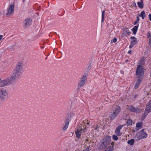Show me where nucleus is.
I'll use <instances>...</instances> for the list:
<instances>
[{
  "instance_id": "nucleus-1",
  "label": "nucleus",
  "mask_w": 151,
  "mask_h": 151,
  "mask_svg": "<svg viewBox=\"0 0 151 151\" xmlns=\"http://www.w3.org/2000/svg\"><path fill=\"white\" fill-rule=\"evenodd\" d=\"M121 110L120 107L118 106H116L110 113V119L112 120L115 119L119 114Z\"/></svg>"
},
{
  "instance_id": "nucleus-2",
  "label": "nucleus",
  "mask_w": 151,
  "mask_h": 151,
  "mask_svg": "<svg viewBox=\"0 0 151 151\" xmlns=\"http://www.w3.org/2000/svg\"><path fill=\"white\" fill-rule=\"evenodd\" d=\"M144 129H142L141 131L137 132L135 137L137 140H139L140 139L145 138L147 137V134L144 132Z\"/></svg>"
},
{
  "instance_id": "nucleus-3",
  "label": "nucleus",
  "mask_w": 151,
  "mask_h": 151,
  "mask_svg": "<svg viewBox=\"0 0 151 151\" xmlns=\"http://www.w3.org/2000/svg\"><path fill=\"white\" fill-rule=\"evenodd\" d=\"M86 129L84 128L83 126L82 127L80 125L78 126L77 127V129L75 133L76 135V137L78 139L79 138L82 132H86Z\"/></svg>"
},
{
  "instance_id": "nucleus-4",
  "label": "nucleus",
  "mask_w": 151,
  "mask_h": 151,
  "mask_svg": "<svg viewBox=\"0 0 151 151\" xmlns=\"http://www.w3.org/2000/svg\"><path fill=\"white\" fill-rule=\"evenodd\" d=\"M144 68L140 65L137 66L136 73L137 78L142 79L144 75Z\"/></svg>"
},
{
  "instance_id": "nucleus-5",
  "label": "nucleus",
  "mask_w": 151,
  "mask_h": 151,
  "mask_svg": "<svg viewBox=\"0 0 151 151\" xmlns=\"http://www.w3.org/2000/svg\"><path fill=\"white\" fill-rule=\"evenodd\" d=\"M11 83V79L9 78H6L0 81V87H4L9 85Z\"/></svg>"
},
{
  "instance_id": "nucleus-6",
  "label": "nucleus",
  "mask_w": 151,
  "mask_h": 151,
  "mask_svg": "<svg viewBox=\"0 0 151 151\" xmlns=\"http://www.w3.org/2000/svg\"><path fill=\"white\" fill-rule=\"evenodd\" d=\"M32 20L30 18L25 19L23 21V25L24 28H28L32 24Z\"/></svg>"
},
{
  "instance_id": "nucleus-7",
  "label": "nucleus",
  "mask_w": 151,
  "mask_h": 151,
  "mask_svg": "<svg viewBox=\"0 0 151 151\" xmlns=\"http://www.w3.org/2000/svg\"><path fill=\"white\" fill-rule=\"evenodd\" d=\"M21 74L14 69L12 73L11 77L9 78L11 81H14L17 78L21 75Z\"/></svg>"
},
{
  "instance_id": "nucleus-8",
  "label": "nucleus",
  "mask_w": 151,
  "mask_h": 151,
  "mask_svg": "<svg viewBox=\"0 0 151 151\" xmlns=\"http://www.w3.org/2000/svg\"><path fill=\"white\" fill-rule=\"evenodd\" d=\"M8 93L6 90L2 88L0 89V98L5 99L8 97Z\"/></svg>"
},
{
  "instance_id": "nucleus-9",
  "label": "nucleus",
  "mask_w": 151,
  "mask_h": 151,
  "mask_svg": "<svg viewBox=\"0 0 151 151\" xmlns=\"http://www.w3.org/2000/svg\"><path fill=\"white\" fill-rule=\"evenodd\" d=\"M87 80V77L86 75H83L82 76L78 84L79 87H81L84 86Z\"/></svg>"
},
{
  "instance_id": "nucleus-10",
  "label": "nucleus",
  "mask_w": 151,
  "mask_h": 151,
  "mask_svg": "<svg viewBox=\"0 0 151 151\" xmlns=\"http://www.w3.org/2000/svg\"><path fill=\"white\" fill-rule=\"evenodd\" d=\"M151 111V100L147 104L144 113L146 116Z\"/></svg>"
},
{
  "instance_id": "nucleus-11",
  "label": "nucleus",
  "mask_w": 151,
  "mask_h": 151,
  "mask_svg": "<svg viewBox=\"0 0 151 151\" xmlns=\"http://www.w3.org/2000/svg\"><path fill=\"white\" fill-rule=\"evenodd\" d=\"M14 69L22 74L23 70L22 63V62L18 63L16 65V68Z\"/></svg>"
},
{
  "instance_id": "nucleus-12",
  "label": "nucleus",
  "mask_w": 151,
  "mask_h": 151,
  "mask_svg": "<svg viewBox=\"0 0 151 151\" xmlns=\"http://www.w3.org/2000/svg\"><path fill=\"white\" fill-rule=\"evenodd\" d=\"M127 109L131 112L139 113L140 111V109L137 108H135L132 105L127 106Z\"/></svg>"
},
{
  "instance_id": "nucleus-13",
  "label": "nucleus",
  "mask_w": 151,
  "mask_h": 151,
  "mask_svg": "<svg viewBox=\"0 0 151 151\" xmlns=\"http://www.w3.org/2000/svg\"><path fill=\"white\" fill-rule=\"evenodd\" d=\"M14 5L12 4L10 5L7 9V12L6 14L7 16L12 15L14 13Z\"/></svg>"
},
{
  "instance_id": "nucleus-14",
  "label": "nucleus",
  "mask_w": 151,
  "mask_h": 151,
  "mask_svg": "<svg viewBox=\"0 0 151 151\" xmlns=\"http://www.w3.org/2000/svg\"><path fill=\"white\" fill-rule=\"evenodd\" d=\"M131 34V32L128 28H124L123 29V32L122 34V37L129 36Z\"/></svg>"
},
{
  "instance_id": "nucleus-15",
  "label": "nucleus",
  "mask_w": 151,
  "mask_h": 151,
  "mask_svg": "<svg viewBox=\"0 0 151 151\" xmlns=\"http://www.w3.org/2000/svg\"><path fill=\"white\" fill-rule=\"evenodd\" d=\"M123 126L124 125H121L118 126L116 129L115 133L118 136H120L122 135V133L120 132V130Z\"/></svg>"
},
{
  "instance_id": "nucleus-16",
  "label": "nucleus",
  "mask_w": 151,
  "mask_h": 151,
  "mask_svg": "<svg viewBox=\"0 0 151 151\" xmlns=\"http://www.w3.org/2000/svg\"><path fill=\"white\" fill-rule=\"evenodd\" d=\"M111 138L109 136L106 137L105 141L103 142V144L104 147H106L107 145L110 144L111 142Z\"/></svg>"
},
{
  "instance_id": "nucleus-17",
  "label": "nucleus",
  "mask_w": 151,
  "mask_h": 151,
  "mask_svg": "<svg viewBox=\"0 0 151 151\" xmlns=\"http://www.w3.org/2000/svg\"><path fill=\"white\" fill-rule=\"evenodd\" d=\"M90 121L88 120L87 119H86L83 121L81 124L79 125L81 127L82 126H83L85 129H86V130L87 129V127L86 125V124H87V125H88L89 124Z\"/></svg>"
},
{
  "instance_id": "nucleus-18",
  "label": "nucleus",
  "mask_w": 151,
  "mask_h": 151,
  "mask_svg": "<svg viewBox=\"0 0 151 151\" xmlns=\"http://www.w3.org/2000/svg\"><path fill=\"white\" fill-rule=\"evenodd\" d=\"M142 79L140 78H137V80L136 83V84L134 86V88L135 89H137L139 87V86L140 84L141 81H142Z\"/></svg>"
},
{
  "instance_id": "nucleus-19",
  "label": "nucleus",
  "mask_w": 151,
  "mask_h": 151,
  "mask_svg": "<svg viewBox=\"0 0 151 151\" xmlns=\"http://www.w3.org/2000/svg\"><path fill=\"white\" fill-rule=\"evenodd\" d=\"M130 38L131 39L133 40L131 42V43L134 45L137 43V38L136 37L132 36Z\"/></svg>"
},
{
  "instance_id": "nucleus-20",
  "label": "nucleus",
  "mask_w": 151,
  "mask_h": 151,
  "mask_svg": "<svg viewBox=\"0 0 151 151\" xmlns=\"http://www.w3.org/2000/svg\"><path fill=\"white\" fill-rule=\"evenodd\" d=\"M143 125L142 123L141 122H139L137 123L136 124V130L137 131H138L139 129H141L142 127V126Z\"/></svg>"
},
{
  "instance_id": "nucleus-21",
  "label": "nucleus",
  "mask_w": 151,
  "mask_h": 151,
  "mask_svg": "<svg viewBox=\"0 0 151 151\" xmlns=\"http://www.w3.org/2000/svg\"><path fill=\"white\" fill-rule=\"evenodd\" d=\"M137 4L138 7L140 9H142L144 7V3L143 0H141L140 1H139L137 2Z\"/></svg>"
},
{
  "instance_id": "nucleus-22",
  "label": "nucleus",
  "mask_w": 151,
  "mask_h": 151,
  "mask_svg": "<svg viewBox=\"0 0 151 151\" xmlns=\"http://www.w3.org/2000/svg\"><path fill=\"white\" fill-rule=\"evenodd\" d=\"M145 60V57H142L141 58L138 63L139 64V65H143L144 63Z\"/></svg>"
},
{
  "instance_id": "nucleus-23",
  "label": "nucleus",
  "mask_w": 151,
  "mask_h": 151,
  "mask_svg": "<svg viewBox=\"0 0 151 151\" xmlns=\"http://www.w3.org/2000/svg\"><path fill=\"white\" fill-rule=\"evenodd\" d=\"M138 26L139 24L137 26H134V27L131 29L134 34H136L138 29Z\"/></svg>"
},
{
  "instance_id": "nucleus-24",
  "label": "nucleus",
  "mask_w": 151,
  "mask_h": 151,
  "mask_svg": "<svg viewBox=\"0 0 151 151\" xmlns=\"http://www.w3.org/2000/svg\"><path fill=\"white\" fill-rule=\"evenodd\" d=\"M139 16L141 17L142 19L146 17L145 12L144 11H142L139 15Z\"/></svg>"
},
{
  "instance_id": "nucleus-25",
  "label": "nucleus",
  "mask_w": 151,
  "mask_h": 151,
  "mask_svg": "<svg viewBox=\"0 0 151 151\" xmlns=\"http://www.w3.org/2000/svg\"><path fill=\"white\" fill-rule=\"evenodd\" d=\"M69 125V122L68 121L66 122L64 127L63 128V129L64 130H66L68 128Z\"/></svg>"
},
{
  "instance_id": "nucleus-26",
  "label": "nucleus",
  "mask_w": 151,
  "mask_h": 151,
  "mask_svg": "<svg viewBox=\"0 0 151 151\" xmlns=\"http://www.w3.org/2000/svg\"><path fill=\"white\" fill-rule=\"evenodd\" d=\"M134 139H132L130 140H129L128 142V143L130 145H133L134 142Z\"/></svg>"
},
{
  "instance_id": "nucleus-27",
  "label": "nucleus",
  "mask_w": 151,
  "mask_h": 151,
  "mask_svg": "<svg viewBox=\"0 0 151 151\" xmlns=\"http://www.w3.org/2000/svg\"><path fill=\"white\" fill-rule=\"evenodd\" d=\"M132 121L130 119H128L127 122V126H129L132 124Z\"/></svg>"
},
{
  "instance_id": "nucleus-28",
  "label": "nucleus",
  "mask_w": 151,
  "mask_h": 151,
  "mask_svg": "<svg viewBox=\"0 0 151 151\" xmlns=\"http://www.w3.org/2000/svg\"><path fill=\"white\" fill-rule=\"evenodd\" d=\"M113 149V146H109L106 149V151H111Z\"/></svg>"
},
{
  "instance_id": "nucleus-29",
  "label": "nucleus",
  "mask_w": 151,
  "mask_h": 151,
  "mask_svg": "<svg viewBox=\"0 0 151 151\" xmlns=\"http://www.w3.org/2000/svg\"><path fill=\"white\" fill-rule=\"evenodd\" d=\"M105 16V11H102V22L104 21V17Z\"/></svg>"
},
{
  "instance_id": "nucleus-30",
  "label": "nucleus",
  "mask_w": 151,
  "mask_h": 151,
  "mask_svg": "<svg viewBox=\"0 0 151 151\" xmlns=\"http://www.w3.org/2000/svg\"><path fill=\"white\" fill-rule=\"evenodd\" d=\"M132 6L137 7V5H136V3L135 2H134L132 3V5H131V6H130V7L131 8H133V7H132Z\"/></svg>"
},
{
  "instance_id": "nucleus-31",
  "label": "nucleus",
  "mask_w": 151,
  "mask_h": 151,
  "mask_svg": "<svg viewBox=\"0 0 151 151\" xmlns=\"http://www.w3.org/2000/svg\"><path fill=\"white\" fill-rule=\"evenodd\" d=\"M112 138L114 140L116 141L118 139V137L116 135H114L112 136Z\"/></svg>"
},
{
  "instance_id": "nucleus-32",
  "label": "nucleus",
  "mask_w": 151,
  "mask_h": 151,
  "mask_svg": "<svg viewBox=\"0 0 151 151\" xmlns=\"http://www.w3.org/2000/svg\"><path fill=\"white\" fill-rule=\"evenodd\" d=\"M116 41L117 39L116 38L114 37L111 40V43H112L113 42L115 43L116 42Z\"/></svg>"
},
{
  "instance_id": "nucleus-33",
  "label": "nucleus",
  "mask_w": 151,
  "mask_h": 151,
  "mask_svg": "<svg viewBox=\"0 0 151 151\" xmlns=\"http://www.w3.org/2000/svg\"><path fill=\"white\" fill-rule=\"evenodd\" d=\"M147 38H151L150 37H151V34L150 33L148 32L147 34Z\"/></svg>"
},
{
  "instance_id": "nucleus-34",
  "label": "nucleus",
  "mask_w": 151,
  "mask_h": 151,
  "mask_svg": "<svg viewBox=\"0 0 151 151\" xmlns=\"http://www.w3.org/2000/svg\"><path fill=\"white\" fill-rule=\"evenodd\" d=\"M83 151H90L89 147L87 146L86 149L83 150Z\"/></svg>"
},
{
  "instance_id": "nucleus-35",
  "label": "nucleus",
  "mask_w": 151,
  "mask_h": 151,
  "mask_svg": "<svg viewBox=\"0 0 151 151\" xmlns=\"http://www.w3.org/2000/svg\"><path fill=\"white\" fill-rule=\"evenodd\" d=\"M149 43L150 44V47H151V38H150L149 39Z\"/></svg>"
},
{
  "instance_id": "nucleus-36",
  "label": "nucleus",
  "mask_w": 151,
  "mask_h": 151,
  "mask_svg": "<svg viewBox=\"0 0 151 151\" xmlns=\"http://www.w3.org/2000/svg\"><path fill=\"white\" fill-rule=\"evenodd\" d=\"M139 16H137V19H136V21H138V22H139Z\"/></svg>"
},
{
  "instance_id": "nucleus-37",
  "label": "nucleus",
  "mask_w": 151,
  "mask_h": 151,
  "mask_svg": "<svg viewBox=\"0 0 151 151\" xmlns=\"http://www.w3.org/2000/svg\"><path fill=\"white\" fill-rule=\"evenodd\" d=\"M134 46V45H132V44L130 43V44L129 46V47L130 48H132V47H133Z\"/></svg>"
},
{
  "instance_id": "nucleus-38",
  "label": "nucleus",
  "mask_w": 151,
  "mask_h": 151,
  "mask_svg": "<svg viewBox=\"0 0 151 151\" xmlns=\"http://www.w3.org/2000/svg\"><path fill=\"white\" fill-rule=\"evenodd\" d=\"M148 17H149L150 20V21H151V14H149Z\"/></svg>"
},
{
  "instance_id": "nucleus-39",
  "label": "nucleus",
  "mask_w": 151,
  "mask_h": 151,
  "mask_svg": "<svg viewBox=\"0 0 151 151\" xmlns=\"http://www.w3.org/2000/svg\"><path fill=\"white\" fill-rule=\"evenodd\" d=\"M138 22H139L137 21H135L134 22V25H136V24H138Z\"/></svg>"
},
{
  "instance_id": "nucleus-40",
  "label": "nucleus",
  "mask_w": 151,
  "mask_h": 151,
  "mask_svg": "<svg viewBox=\"0 0 151 151\" xmlns=\"http://www.w3.org/2000/svg\"><path fill=\"white\" fill-rule=\"evenodd\" d=\"M3 38V35H0V41Z\"/></svg>"
},
{
  "instance_id": "nucleus-41",
  "label": "nucleus",
  "mask_w": 151,
  "mask_h": 151,
  "mask_svg": "<svg viewBox=\"0 0 151 151\" xmlns=\"http://www.w3.org/2000/svg\"><path fill=\"white\" fill-rule=\"evenodd\" d=\"M99 128V127L98 126H96L95 128V130H97Z\"/></svg>"
},
{
  "instance_id": "nucleus-42",
  "label": "nucleus",
  "mask_w": 151,
  "mask_h": 151,
  "mask_svg": "<svg viewBox=\"0 0 151 151\" xmlns=\"http://www.w3.org/2000/svg\"><path fill=\"white\" fill-rule=\"evenodd\" d=\"M132 51L131 50H129L128 52V53L129 54H130L132 53Z\"/></svg>"
},
{
  "instance_id": "nucleus-43",
  "label": "nucleus",
  "mask_w": 151,
  "mask_h": 151,
  "mask_svg": "<svg viewBox=\"0 0 151 151\" xmlns=\"http://www.w3.org/2000/svg\"><path fill=\"white\" fill-rule=\"evenodd\" d=\"M150 76L151 77V71L150 73Z\"/></svg>"
},
{
  "instance_id": "nucleus-44",
  "label": "nucleus",
  "mask_w": 151,
  "mask_h": 151,
  "mask_svg": "<svg viewBox=\"0 0 151 151\" xmlns=\"http://www.w3.org/2000/svg\"><path fill=\"white\" fill-rule=\"evenodd\" d=\"M47 59V58H46L45 59Z\"/></svg>"
}]
</instances>
